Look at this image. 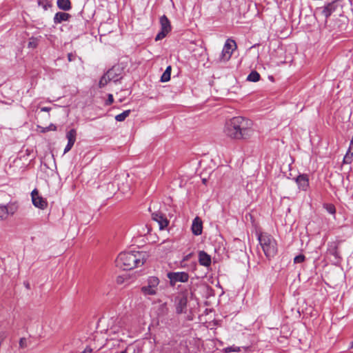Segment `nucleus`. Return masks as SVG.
Returning <instances> with one entry per match:
<instances>
[{
  "label": "nucleus",
  "instance_id": "f257e3e1",
  "mask_svg": "<svg viewBox=\"0 0 353 353\" xmlns=\"http://www.w3.org/2000/svg\"><path fill=\"white\" fill-rule=\"evenodd\" d=\"M252 126L253 123L251 120L242 117H235L226 122L224 133L232 139H245L252 136Z\"/></svg>",
  "mask_w": 353,
  "mask_h": 353
},
{
  "label": "nucleus",
  "instance_id": "f03ea898",
  "mask_svg": "<svg viewBox=\"0 0 353 353\" xmlns=\"http://www.w3.org/2000/svg\"><path fill=\"white\" fill-rule=\"evenodd\" d=\"M148 259V254L143 252H123L116 259L117 266L124 270L142 266Z\"/></svg>",
  "mask_w": 353,
  "mask_h": 353
},
{
  "label": "nucleus",
  "instance_id": "7ed1b4c3",
  "mask_svg": "<svg viewBox=\"0 0 353 353\" xmlns=\"http://www.w3.org/2000/svg\"><path fill=\"white\" fill-rule=\"evenodd\" d=\"M258 240L265 255L268 259L273 258L276 254L277 243L270 234L261 233L258 235Z\"/></svg>",
  "mask_w": 353,
  "mask_h": 353
},
{
  "label": "nucleus",
  "instance_id": "20e7f679",
  "mask_svg": "<svg viewBox=\"0 0 353 353\" xmlns=\"http://www.w3.org/2000/svg\"><path fill=\"white\" fill-rule=\"evenodd\" d=\"M159 279L156 276H150L147 281V285L141 288L142 293L147 295H155L157 293Z\"/></svg>",
  "mask_w": 353,
  "mask_h": 353
},
{
  "label": "nucleus",
  "instance_id": "39448f33",
  "mask_svg": "<svg viewBox=\"0 0 353 353\" xmlns=\"http://www.w3.org/2000/svg\"><path fill=\"white\" fill-rule=\"evenodd\" d=\"M236 45L234 40L228 39L223 46L221 54L220 61H228L230 59L233 50L236 48Z\"/></svg>",
  "mask_w": 353,
  "mask_h": 353
},
{
  "label": "nucleus",
  "instance_id": "423d86ee",
  "mask_svg": "<svg viewBox=\"0 0 353 353\" xmlns=\"http://www.w3.org/2000/svg\"><path fill=\"white\" fill-rule=\"evenodd\" d=\"M168 278L170 279L171 284L174 285L177 282H187L189 275L185 272H169L168 273Z\"/></svg>",
  "mask_w": 353,
  "mask_h": 353
},
{
  "label": "nucleus",
  "instance_id": "0eeeda50",
  "mask_svg": "<svg viewBox=\"0 0 353 353\" xmlns=\"http://www.w3.org/2000/svg\"><path fill=\"white\" fill-rule=\"evenodd\" d=\"M31 196L32 203L35 207L42 210L45 209L47 207L48 203L46 200L43 199L42 196H39L37 189H34L32 192Z\"/></svg>",
  "mask_w": 353,
  "mask_h": 353
},
{
  "label": "nucleus",
  "instance_id": "6e6552de",
  "mask_svg": "<svg viewBox=\"0 0 353 353\" xmlns=\"http://www.w3.org/2000/svg\"><path fill=\"white\" fill-rule=\"evenodd\" d=\"M176 312L177 314H182L186 312L188 298L184 294L176 296Z\"/></svg>",
  "mask_w": 353,
  "mask_h": 353
},
{
  "label": "nucleus",
  "instance_id": "1a4fd4ad",
  "mask_svg": "<svg viewBox=\"0 0 353 353\" xmlns=\"http://www.w3.org/2000/svg\"><path fill=\"white\" fill-rule=\"evenodd\" d=\"M338 4L336 1H332L327 5L319 8L321 14L327 19L337 8Z\"/></svg>",
  "mask_w": 353,
  "mask_h": 353
},
{
  "label": "nucleus",
  "instance_id": "9d476101",
  "mask_svg": "<svg viewBox=\"0 0 353 353\" xmlns=\"http://www.w3.org/2000/svg\"><path fill=\"white\" fill-rule=\"evenodd\" d=\"M77 131L74 129H71L66 133V138L68 139V144L64 149V154L69 152L76 141Z\"/></svg>",
  "mask_w": 353,
  "mask_h": 353
},
{
  "label": "nucleus",
  "instance_id": "9b49d317",
  "mask_svg": "<svg viewBox=\"0 0 353 353\" xmlns=\"http://www.w3.org/2000/svg\"><path fill=\"white\" fill-rule=\"evenodd\" d=\"M152 218L159 223L161 230L165 228L168 225L169 221L161 213L154 212L152 214Z\"/></svg>",
  "mask_w": 353,
  "mask_h": 353
},
{
  "label": "nucleus",
  "instance_id": "f8f14e48",
  "mask_svg": "<svg viewBox=\"0 0 353 353\" xmlns=\"http://www.w3.org/2000/svg\"><path fill=\"white\" fill-rule=\"evenodd\" d=\"M199 256V263L201 265L208 268L210 266L212 263V259L210 255H209L207 252L203 250H201L198 254Z\"/></svg>",
  "mask_w": 353,
  "mask_h": 353
},
{
  "label": "nucleus",
  "instance_id": "ddd939ff",
  "mask_svg": "<svg viewBox=\"0 0 353 353\" xmlns=\"http://www.w3.org/2000/svg\"><path fill=\"white\" fill-rule=\"evenodd\" d=\"M296 182L299 188L303 191H306L309 187V179L307 174H300L296 178Z\"/></svg>",
  "mask_w": 353,
  "mask_h": 353
},
{
  "label": "nucleus",
  "instance_id": "4468645a",
  "mask_svg": "<svg viewBox=\"0 0 353 353\" xmlns=\"http://www.w3.org/2000/svg\"><path fill=\"white\" fill-rule=\"evenodd\" d=\"M191 229L192 233L196 236L200 235L202 233L203 223L199 217L196 216L194 219Z\"/></svg>",
  "mask_w": 353,
  "mask_h": 353
},
{
  "label": "nucleus",
  "instance_id": "2eb2a0df",
  "mask_svg": "<svg viewBox=\"0 0 353 353\" xmlns=\"http://www.w3.org/2000/svg\"><path fill=\"white\" fill-rule=\"evenodd\" d=\"M105 345V339H102L101 341L99 339L94 341L93 343L90 344L81 353L91 352L93 350L98 351L101 350Z\"/></svg>",
  "mask_w": 353,
  "mask_h": 353
},
{
  "label": "nucleus",
  "instance_id": "dca6fc26",
  "mask_svg": "<svg viewBox=\"0 0 353 353\" xmlns=\"http://www.w3.org/2000/svg\"><path fill=\"white\" fill-rule=\"evenodd\" d=\"M71 18V15L63 12H58L55 14L53 21L55 24L61 23L63 21H68Z\"/></svg>",
  "mask_w": 353,
  "mask_h": 353
},
{
  "label": "nucleus",
  "instance_id": "f3484780",
  "mask_svg": "<svg viewBox=\"0 0 353 353\" xmlns=\"http://www.w3.org/2000/svg\"><path fill=\"white\" fill-rule=\"evenodd\" d=\"M353 161V136L349 148L343 158V163L350 164Z\"/></svg>",
  "mask_w": 353,
  "mask_h": 353
},
{
  "label": "nucleus",
  "instance_id": "a211bd4d",
  "mask_svg": "<svg viewBox=\"0 0 353 353\" xmlns=\"http://www.w3.org/2000/svg\"><path fill=\"white\" fill-rule=\"evenodd\" d=\"M160 24L161 30L166 32L168 33L171 31L170 22L165 15H163L162 17H161Z\"/></svg>",
  "mask_w": 353,
  "mask_h": 353
},
{
  "label": "nucleus",
  "instance_id": "6ab92c4d",
  "mask_svg": "<svg viewBox=\"0 0 353 353\" xmlns=\"http://www.w3.org/2000/svg\"><path fill=\"white\" fill-rule=\"evenodd\" d=\"M57 4L59 9L64 11H68L72 8L70 0H57Z\"/></svg>",
  "mask_w": 353,
  "mask_h": 353
},
{
  "label": "nucleus",
  "instance_id": "aec40b11",
  "mask_svg": "<svg viewBox=\"0 0 353 353\" xmlns=\"http://www.w3.org/2000/svg\"><path fill=\"white\" fill-rule=\"evenodd\" d=\"M106 73L108 80H110V81H112L114 82H117L121 79V77H119V74H117L116 69L114 68L109 70Z\"/></svg>",
  "mask_w": 353,
  "mask_h": 353
},
{
  "label": "nucleus",
  "instance_id": "412c9836",
  "mask_svg": "<svg viewBox=\"0 0 353 353\" xmlns=\"http://www.w3.org/2000/svg\"><path fill=\"white\" fill-rule=\"evenodd\" d=\"M10 213L12 214L14 212H10L8 206L0 205V220L6 219Z\"/></svg>",
  "mask_w": 353,
  "mask_h": 353
},
{
  "label": "nucleus",
  "instance_id": "4be33fe9",
  "mask_svg": "<svg viewBox=\"0 0 353 353\" xmlns=\"http://www.w3.org/2000/svg\"><path fill=\"white\" fill-rule=\"evenodd\" d=\"M172 68L170 65L168 66L161 77V82H167L170 79Z\"/></svg>",
  "mask_w": 353,
  "mask_h": 353
},
{
  "label": "nucleus",
  "instance_id": "5701e85b",
  "mask_svg": "<svg viewBox=\"0 0 353 353\" xmlns=\"http://www.w3.org/2000/svg\"><path fill=\"white\" fill-rule=\"evenodd\" d=\"M130 110L123 111L115 116V120L119 122L123 121L130 115Z\"/></svg>",
  "mask_w": 353,
  "mask_h": 353
},
{
  "label": "nucleus",
  "instance_id": "b1692460",
  "mask_svg": "<svg viewBox=\"0 0 353 353\" xmlns=\"http://www.w3.org/2000/svg\"><path fill=\"white\" fill-rule=\"evenodd\" d=\"M260 79V74L256 71H252L247 77V80L252 82H257Z\"/></svg>",
  "mask_w": 353,
  "mask_h": 353
},
{
  "label": "nucleus",
  "instance_id": "393cba45",
  "mask_svg": "<svg viewBox=\"0 0 353 353\" xmlns=\"http://www.w3.org/2000/svg\"><path fill=\"white\" fill-rule=\"evenodd\" d=\"M168 312V308L167 307L166 303L161 304L158 307V315L159 316H165Z\"/></svg>",
  "mask_w": 353,
  "mask_h": 353
},
{
  "label": "nucleus",
  "instance_id": "a878e982",
  "mask_svg": "<svg viewBox=\"0 0 353 353\" xmlns=\"http://www.w3.org/2000/svg\"><path fill=\"white\" fill-rule=\"evenodd\" d=\"M223 352L224 353H230V352H241V347L237 346H230L223 349Z\"/></svg>",
  "mask_w": 353,
  "mask_h": 353
},
{
  "label": "nucleus",
  "instance_id": "bb28decb",
  "mask_svg": "<svg viewBox=\"0 0 353 353\" xmlns=\"http://www.w3.org/2000/svg\"><path fill=\"white\" fill-rule=\"evenodd\" d=\"M37 127H38V128L40 129V132H42V133H45V132H46L48 131H50V130L54 131V130H57V127L54 124H50L49 126L46 127V128L41 127L39 125H38Z\"/></svg>",
  "mask_w": 353,
  "mask_h": 353
},
{
  "label": "nucleus",
  "instance_id": "cd10ccee",
  "mask_svg": "<svg viewBox=\"0 0 353 353\" xmlns=\"http://www.w3.org/2000/svg\"><path fill=\"white\" fill-rule=\"evenodd\" d=\"M38 4L39 6L43 7L45 10L51 6V4L48 0H38Z\"/></svg>",
  "mask_w": 353,
  "mask_h": 353
},
{
  "label": "nucleus",
  "instance_id": "c85d7f7f",
  "mask_svg": "<svg viewBox=\"0 0 353 353\" xmlns=\"http://www.w3.org/2000/svg\"><path fill=\"white\" fill-rule=\"evenodd\" d=\"M324 208L331 214H334L336 212L335 206L332 204L327 203L324 205Z\"/></svg>",
  "mask_w": 353,
  "mask_h": 353
},
{
  "label": "nucleus",
  "instance_id": "c756f323",
  "mask_svg": "<svg viewBox=\"0 0 353 353\" xmlns=\"http://www.w3.org/2000/svg\"><path fill=\"white\" fill-rule=\"evenodd\" d=\"M110 80H108L107 73H105L100 79L99 81V87L103 88L105 85L108 84V82H110Z\"/></svg>",
  "mask_w": 353,
  "mask_h": 353
},
{
  "label": "nucleus",
  "instance_id": "7c9ffc66",
  "mask_svg": "<svg viewBox=\"0 0 353 353\" xmlns=\"http://www.w3.org/2000/svg\"><path fill=\"white\" fill-rule=\"evenodd\" d=\"M121 330V325H112L109 329H108V332L110 333V334H116V333H118Z\"/></svg>",
  "mask_w": 353,
  "mask_h": 353
},
{
  "label": "nucleus",
  "instance_id": "2f4dec72",
  "mask_svg": "<svg viewBox=\"0 0 353 353\" xmlns=\"http://www.w3.org/2000/svg\"><path fill=\"white\" fill-rule=\"evenodd\" d=\"M28 46L29 48H37V46H38V39L36 38L32 37L30 39V41L28 42Z\"/></svg>",
  "mask_w": 353,
  "mask_h": 353
},
{
  "label": "nucleus",
  "instance_id": "473e14b6",
  "mask_svg": "<svg viewBox=\"0 0 353 353\" xmlns=\"http://www.w3.org/2000/svg\"><path fill=\"white\" fill-rule=\"evenodd\" d=\"M305 259V256L303 254H299L296 256L294 259V263H303Z\"/></svg>",
  "mask_w": 353,
  "mask_h": 353
},
{
  "label": "nucleus",
  "instance_id": "72a5a7b5",
  "mask_svg": "<svg viewBox=\"0 0 353 353\" xmlns=\"http://www.w3.org/2000/svg\"><path fill=\"white\" fill-rule=\"evenodd\" d=\"M167 34H168V32H164V31L161 30V31L157 34V36L155 37V40L156 41L161 40L162 39L165 37V36Z\"/></svg>",
  "mask_w": 353,
  "mask_h": 353
},
{
  "label": "nucleus",
  "instance_id": "f704fd0d",
  "mask_svg": "<svg viewBox=\"0 0 353 353\" xmlns=\"http://www.w3.org/2000/svg\"><path fill=\"white\" fill-rule=\"evenodd\" d=\"M192 256V253H190L185 256H183L182 261H181V267H185V262L188 261Z\"/></svg>",
  "mask_w": 353,
  "mask_h": 353
},
{
  "label": "nucleus",
  "instance_id": "c9c22d12",
  "mask_svg": "<svg viewBox=\"0 0 353 353\" xmlns=\"http://www.w3.org/2000/svg\"><path fill=\"white\" fill-rule=\"evenodd\" d=\"M114 101L113 95L112 94H109L108 96V99L105 101V105H111Z\"/></svg>",
  "mask_w": 353,
  "mask_h": 353
},
{
  "label": "nucleus",
  "instance_id": "e433bc0d",
  "mask_svg": "<svg viewBox=\"0 0 353 353\" xmlns=\"http://www.w3.org/2000/svg\"><path fill=\"white\" fill-rule=\"evenodd\" d=\"M26 339L25 338H21L19 341V346L21 347V348H23V347H26Z\"/></svg>",
  "mask_w": 353,
  "mask_h": 353
},
{
  "label": "nucleus",
  "instance_id": "4c0bfd02",
  "mask_svg": "<svg viewBox=\"0 0 353 353\" xmlns=\"http://www.w3.org/2000/svg\"><path fill=\"white\" fill-rule=\"evenodd\" d=\"M68 60L71 62L74 60V56L72 53L68 54Z\"/></svg>",
  "mask_w": 353,
  "mask_h": 353
},
{
  "label": "nucleus",
  "instance_id": "58836bf2",
  "mask_svg": "<svg viewBox=\"0 0 353 353\" xmlns=\"http://www.w3.org/2000/svg\"><path fill=\"white\" fill-rule=\"evenodd\" d=\"M51 110V108L49 107H43L41 108V111L42 112H49Z\"/></svg>",
  "mask_w": 353,
  "mask_h": 353
},
{
  "label": "nucleus",
  "instance_id": "ea45409f",
  "mask_svg": "<svg viewBox=\"0 0 353 353\" xmlns=\"http://www.w3.org/2000/svg\"><path fill=\"white\" fill-rule=\"evenodd\" d=\"M117 282L118 283H122L121 278V277H118L117 279Z\"/></svg>",
  "mask_w": 353,
  "mask_h": 353
},
{
  "label": "nucleus",
  "instance_id": "a19ab883",
  "mask_svg": "<svg viewBox=\"0 0 353 353\" xmlns=\"http://www.w3.org/2000/svg\"><path fill=\"white\" fill-rule=\"evenodd\" d=\"M112 321H114V322H117V324H120V323H121V321H120V320H118V319H116V320H112Z\"/></svg>",
  "mask_w": 353,
  "mask_h": 353
},
{
  "label": "nucleus",
  "instance_id": "79ce46f5",
  "mask_svg": "<svg viewBox=\"0 0 353 353\" xmlns=\"http://www.w3.org/2000/svg\"><path fill=\"white\" fill-rule=\"evenodd\" d=\"M98 337V334H96L94 336V341L96 340V338Z\"/></svg>",
  "mask_w": 353,
  "mask_h": 353
},
{
  "label": "nucleus",
  "instance_id": "37998d69",
  "mask_svg": "<svg viewBox=\"0 0 353 353\" xmlns=\"http://www.w3.org/2000/svg\"><path fill=\"white\" fill-rule=\"evenodd\" d=\"M352 347H353V341L352 342Z\"/></svg>",
  "mask_w": 353,
  "mask_h": 353
}]
</instances>
